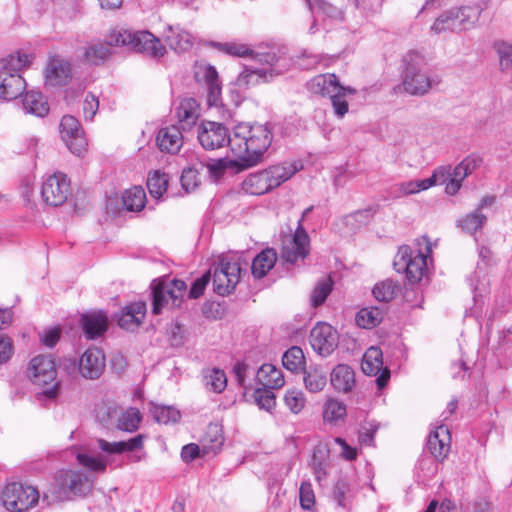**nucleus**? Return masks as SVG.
Listing matches in <instances>:
<instances>
[{"label":"nucleus","instance_id":"1","mask_svg":"<svg viewBox=\"0 0 512 512\" xmlns=\"http://www.w3.org/2000/svg\"><path fill=\"white\" fill-rule=\"evenodd\" d=\"M111 47H126L154 59L161 58L166 51L160 40L149 31L114 28L108 33L106 43L92 44L86 48L85 59L94 65L103 63L111 56Z\"/></svg>","mask_w":512,"mask_h":512},{"label":"nucleus","instance_id":"2","mask_svg":"<svg viewBox=\"0 0 512 512\" xmlns=\"http://www.w3.org/2000/svg\"><path fill=\"white\" fill-rule=\"evenodd\" d=\"M272 138V132L266 125L240 123L231 133L230 150L242 162L241 168H248L261 160Z\"/></svg>","mask_w":512,"mask_h":512},{"label":"nucleus","instance_id":"3","mask_svg":"<svg viewBox=\"0 0 512 512\" xmlns=\"http://www.w3.org/2000/svg\"><path fill=\"white\" fill-rule=\"evenodd\" d=\"M94 479L91 474L80 469H62L55 473L52 482L43 492V502L53 505L86 496L92 489Z\"/></svg>","mask_w":512,"mask_h":512},{"label":"nucleus","instance_id":"4","mask_svg":"<svg viewBox=\"0 0 512 512\" xmlns=\"http://www.w3.org/2000/svg\"><path fill=\"white\" fill-rule=\"evenodd\" d=\"M405 62L401 86L409 95L424 96L441 83V77L427 68L424 57L418 52L408 53Z\"/></svg>","mask_w":512,"mask_h":512},{"label":"nucleus","instance_id":"5","mask_svg":"<svg viewBox=\"0 0 512 512\" xmlns=\"http://www.w3.org/2000/svg\"><path fill=\"white\" fill-rule=\"evenodd\" d=\"M252 63L246 65L237 77L239 87L255 86L281 74L289 66V60L278 56L274 51L256 52Z\"/></svg>","mask_w":512,"mask_h":512},{"label":"nucleus","instance_id":"6","mask_svg":"<svg viewBox=\"0 0 512 512\" xmlns=\"http://www.w3.org/2000/svg\"><path fill=\"white\" fill-rule=\"evenodd\" d=\"M416 250L410 246L399 247L394 259V268L397 272H405L410 283L419 282L427 270V260L432 253V244L427 236H422L415 242Z\"/></svg>","mask_w":512,"mask_h":512},{"label":"nucleus","instance_id":"7","mask_svg":"<svg viewBox=\"0 0 512 512\" xmlns=\"http://www.w3.org/2000/svg\"><path fill=\"white\" fill-rule=\"evenodd\" d=\"M488 8V1L481 0L471 5L452 8L443 12L431 26L435 34L461 32L476 28L481 14Z\"/></svg>","mask_w":512,"mask_h":512},{"label":"nucleus","instance_id":"8","mask_svg":"<svg viewBox=\"0 0 512 512\" xmlns=\"http://www.w3.org/2000/svg\"><path fill=\"white\" fill-rule=\"evenodd\" d=\"M31 55L17 53L0 60V98L10 101L22 95L26 81L21 72L30 66Z\"/></svg>","mask_w":512,"mask_h":512},{"label":"nucleus","instance_id":"9","mask_svg":"<svg viewBox=\"0 0 512 512\" xmlns=\"http://www.w3.org/2000/svg\"><path fill=\"white\" fill-rule=\"evenodd\" d=\"M152 288V312L155 315L161 313L163 308H178L183 302L187 285L184 281L178 279H159L154 280Z\"/></svg>","mask_w":512,"mask_h":512},{"label":"nucleus","instance_id":"10","mask_svg":"<svg viewBox=\"0 0 512 512\" xmlns=\"http://www.w3.org/2000/svg\"><path fill=\"white\" fill-rule=\"evenodd\" d=\"M241 272L239 256L221 255L213 269L214 291L221 296L229 295L239 283Z\"/></svg>","mask_w":512,"mask_h":512},{"label":"nucleus","instance_id":"11","mask_svg":"<svg viewBox=\"0 0 512 512\" xmlns=\"http://www.w3.org/2000/svg\"><path fill=\"white\" fill-rule=\"evenodd\" d=\"M56 365L50 355H38L31 359L27 368V376L38 386L52 384L43 391L47 398H54L57 395Z\"/></svg>","mask_w":512,"mask_h":512},{"label":"nucleus","instance_id":"12","mask_svg":"<svg viewBox=\"0 0 512 512\" xmlns=\"http://www.w3.org/2000/svg\"><path fill=\"white\" fill-rule=\"evenodd\" d=\"M2 503L9 512H26L39 501V492L33 486L10 483L2 492Z\"/></svg>","mask_w":512,"mask_h":512},{"label":"nucleus","instance_id":"13","mask_svg":"<svg viewBox=\"0 0 512 512\" xmlns=\"http://www.w3.org/2000/svg\"><path fill=\"white\" fill-rule=\"evenodd\" d=\"M197 139L204 149L215 150L225 145L230 147L231 134L221 123L202 121L197 126Z\"/></svg>","mask_w":512,"mask_h":512},{"label":"nucleus","instance_id":"14","mask_svg":"<svg viewBox=\"0 0 512 512\" xmlns=\"http://www.w3.org/2000/svg\"><path fill=\"white\" fill-rule=\"evenodd\" d=\"M309 244V236L300 222L294 235L283 240L281 258L291 264L303 260L309 254Z\"/></svg>","mask_w":512,"mask_h":512},{"label":"nucleus","instance_id":"15","mask_svg":"<svg viewBox=\"0 0 512 512\" xmlns=\"http://www.w3.org/2000/svg\"><path fill=\"white\" fill-rule=\"evenodd\" d=\"M60 135L68 149L80 156L87 150V140L79 121L72 115H65L60 122Z\"/></svg>","mask_w":512,"mask_h":512},{"label":"nucleus","instance_id":"16","mask_svg":"<svg viewBox=\"0 0 512 512\" xmlns=\"http://www.w3.org/2000/svg\"><path fill=\"white\" fill-rule=\"evenodd\" d=\"M70 182L66 175L55 173L49 176L42 185L41 194L43 200L51 206H60L68 198Z\"/></svg>","mask_w":512,"mask_h":512},{"label":"nucleus","instance_id":"17","mask_svg":"<svg viewBox=\"0 0 512 512\" xmlns=\"http://www.w3.org/2000/svg\"><path fill=\"white\" fill-rule=\"evenodd\" d=\"M337 331L327 323H318L310 332L309 341L321 356L330 355L338 346Z\"/></svg>","mask_w":512,"mask_h":512},{"label":"nucleus","instance_id":"18","mask_svg":"<svg viewBox=\"0 0 512 512\" xmlns=\"http://www.w3.org/2000/svg\"><path fill=\"white\" fill-rule=\"evenodd\" d=\"M383 354L379 347H370L363 356L361 368L363 373L369 376H376V384L378 389L386 386L390 379V370L383 367Z\"/></svg>","mask_w":512,"mask_h":512},{"label":"nucleus","instance_id":"19","mask_svg":"<svg viewBox=\"0 0 512 512\" xmlns=\"http://www.w3.org/2000/svg\"><path fill=\"white\" fill-rule=\"evenodd\" d=\"M105 369V356L98 348H88L80 357L78 371L86 379H98Z\"/></svg>","mask_w":512,"mask_h":512},{"label":"nucleus","instance_id":"20","mask_svg":"<svg viewBox=\"0 0 512 512\" xmlns=\"http://www.w3.org/2000/svg\"><path fill=\"white\" fill-rule=\"evenodd\" d=\"M195 77L198 81H204L207 86L208 104L210 106L218 105L221 97V85L215 67L208 64L199 65L195 71Z\"/></svg>","mask_w":512,"mask_h":512},{"label":"nucleus","instance_id":"21","mask_svg":"<svg viewBox=\"0 0 512 512\" xmlns=\"http://www.w3.org/2000/svg\"><path fill=\"white\" fill-rule=\"evenodd\" d=\"M451 436L448 428L440 425L431 431L427 439L428 451L439 461H443L450 451Z\"/></svg>","mask_w":512,"mask_h":512},{"label":"nucleus","instance_id":"22","mask_svg":"<svg viewBox=\"0 0 512 512\" xmlns=\"http://www.w3.org/2000/svg\"><path fill=\"white\" fill-rule=\"evenodd\" d=\"M81 324L85 336L93 340L106 332L108 328V318L102 311L89 312L81 316Z\"/></svg>","mask_w":512,"mask_h":512},{"label":"nucleus","instance_id":"23","mask_svg":"<svg viewBox=\"0 0 512 512\" xmlns=\"http://www.w3.org/2000/svg\"><path fill=\"white\" fill-rule=\"evenodd\" d=\"M70 74V64L60 57H53L45 69L46 83L51 86L63 85L69 79Z\"/></svg>","mask_w":512,"mask_h":512},{"label":"nucleus","instance_id":"24","mask_svg":"<svg viewBox=\"0 0 512 512\" xmlns=\"http://www.w3.org/2000/svg\"><path fill=\"white\" fill-rule=\"evenodd\" d=\"M146 314L144 302H134L125 306L118 318V325L125 330L134 331L139 327Z\"/></svg>","mask_w":512,"mask_h":512},{"label":"nucleus","instance_id":"25","mask_svg":"<svg viewBox=\"0 0 512 512\" xmlns=\"http://www.w3.org/2000/svg\"><path fill=\"white\" fill-rule=\"evenodd\" d=\"M159 149L163 152L175 154L183 145L180 128L174 125L159 130L156 138Z\"/></svg>","mask_w":512,"mask_h":512},{"label":"nucleus","instance_id":"26","mask_svg":"<svg viewBox=\"0 0 512 512\" xmlns=\"http://www.w3.org/2000/svg\"><path fill=\"white\" fill-rule=\"evenodd\" d=\"M308 90L314 94L330 97L336 91L344 90L335 74H320L307 83Z\"/></svg>","mask_w":512,"mask_h":512},{"label":"nucleus","instance_id":"27","mask_svg":"<svg viewBox=\"0 0 512 512\" xmlns=\"http://www.w3.org/2000/svg\"><path fill=\"white\" fill-rule=\"evenodd\" d=\"M200 116V107L195 99H183L177 107V118L182 130H190Z\"/></svg>","mask_w":512,"mask_h":512},{"label":"nucleus","instance_id":"28","mask_svg":"<svg viewBox=\"0 0 512 512\" xmlns=\"http://www.w3.org/2000/svg\"><path fill=\"white\" fill-rule=\"evenodd\" d=\"M165 37L169 47L178 53L186 52L193 46V36L179 26H169Z\"/></svg>","mask_w":512,"mask_h":512},{"label":"nucleus","instance_id":"29","mask_svg":"<svg viewBox=\"0 0 512 512\" xmlns=\"http://www.w3.org/2000/svg\"><path fill=\"white\" fill-rule=\"evenodd\" d=\"M330 381L337 391L347 393L355 385V373L350 366L339 364L332 370Z\"/></svg>","mask_w":512,"mask_h":512},{"label":"nucleus","instance_id":"30","mask_svg":"<svg viewBox=\"0 0 512 512\" xmlns=\"http://www.w3.org/2000/svg\"><path fill=\"white\" fill-rule=\"evenodd\" d=\"M143 435L139 434L127 441L108 442L104 439H98V447L108 454H119L123 452H132L143 447Z\"/></svg>","mask_w":512,"mask_h":512},{"label":"nucleus","instance_id":"31","mask_svg":"<svg viewBox=\"0 0 512 512\" xmlns=\"http://www.w3.org/2000/svg\"><path fill=\"white\" fill-rule=\"evenodd\" d=\"M298 170L297 162H284L265 169L272 189L289 180Z\"/></svg>","mask_w":512,"mask_h":512},{"label":"nucleus","instance_id":"32","mask_svg":"<svg viewBox=\"0 0 512 512\" xmlns=\"http://www.w3.org/2000/svg\"><path fill=\"white\" fill-rule=\"evenodd\" d=\"M277 252L273 248L262 250L254 259L251 265V272L255 278H263L275 265Z\"/></svg>","mask_w":512,"mask_h":512},{"label":"nucleus","instance_id":"33","mask_svg":"<svg viewBox=\"0 0 512 512\" xmlns=\"http://www.w3.org/2000/svg\"><path fill=\"white\" fill-rule=\"evenodd\" d=\"M257 380L265 388L279 389L283 387L285 380L280 369L265 363L257 371Z\"/></svg>","mask_w":512,"mask_h":512},{"label":"nucleus","instance_id":"34","mask_svg":"<svg viewBox=\"0 0 512 512\" xmlns=\"http://www.w3.org/2000/svg\"><path fill=\"white\" fill-rule=\"evenodd\" d=\"M265 170L250 174L242 183V189L251 195H263L272 190Z\"/></svg>","mask_w":512,"mask_h":512},{"label":"nucleus","instance_id":"35","mask_svg":"<svg viewBox=\"0 0 512 512\" xmlns=\"http://www.w3.org/2000/svg\"><path fill=\"white\" fill-rule=\"evenodd\" d=\"M309 10L316 16H322L324 19L343 20L344 12L342 8L337 7L325 0H306Z\"/></svg>","mask_w":512,"mask_h":512},{"label":"nucleus","instance_id":"36","mask_svg":"<svg viewBox=\"0 0 512 512\" xmlns=\"http://www.w3.org/2000/svg\"><path fill=\"white\" fill-rule=\"evenodd\" d=\"M23 108L27 113L38 117L45 116L49 111L47 101L44 99L42 93L38 91L26 92L23 98Z\"/></svg>","mask_w":512,"mask_h":512},{"label":"nucleus","instance_id":"37","mask_svg":"<svg viewBox=\"0 0 512 512\" xmlns=\"http://www.w3.org/2000/svg\"><path fill=\"white\" fill-rule=\"evenodd\" d=\"M224 443L222 429L217 424H210L202 439V449L204 454H216Z\"/></svg>","mask_w":512,"mask_h":512},{"label":"nucleus","instance_id":"38","mask_svg":"<svg viewBox=\"0 0 512 512\" xmlns=\"http://www.w3.org/2000/svg\"><path fill=\"white\" fill-rule=\"evenodd\" d=\"M303 382L305 388L311 393H317L324 389L327 383L325 371L318 366H310L304 370Z\"/></svg>","mask_w":512,"mask_h":512},{"label":"nucleus","instance_id":"39","mask_svg":"<svg viewBox=\"0 0 512 512\" xmlns=\"http://www.w3.org/2000/svg\"><path fill=\"white\" fill-rule=\"evenodd\" d=\"M145 202L146 193L141 186H134L123 193L122 204L127 211H140L144 208Z\"/></svg>","mask_w":512,"mask_h":512},{"label":"nucleus","instance_id":"40","mask_svg":"<svg viewBox=\"0 0 512 512\" xmlns=\"http://www.w3.org/2000/svg\"><path fill=\"white\" fill-rule=\"evenodd\" d=\"M486 221V215L479 210H475L458 219L457 226L460 227L463 232L473 235L483 228Z\"/></svg>","mask_w":512,"mask_h":512},{"label":"nucleus","instance_id":"41","mask_svg":"<svg viewBox=\"0 0 512 512\" xmlns=\"http://www.w3.org/2000/svg\"><path fill=\"white\" fill-rule=\"evenodd\" d=\"M383 316V310L378 307L362 308L356 315V323L362 328H372L380 324Z\"/></svg>","mask_w":512,"mask_h":512},{"label":"nucleus","instance_id":"42","mask_svg":"<svg viewBox=\"0 0 512 512\" xmlns=\"http://www.w3.org/2000/svg\"><path fill=\"white\" fill-rule=\"evenodd\" d=\"M283 366L291 372H299L303 370L305 365V356L302 349L293 346L288 349L282 357Z\"/></svg>","mask_w":512,"mask_h":512},{"label":"nucleus","instance_id":"43","mask_svg":"<svg viewBox=\"0 0 512 512\" xmlns=\"http://www.w3.org/2000/svg\"><path fill=\"white\" fill-rule=\"evenodd\" d=\"M78 463L90 472L103 473L108 465V458L104 456H94L89 453H78L76 456Z\"/></svg>","mask_w":512,"mask_h":512},{"label":"nucleus","instance_id":"44","mask_svg":"<svg viewBox=\"0 0 512 512\" xmlns=\"http://www.w3.org/2000/svg\"><path fill=\"white\" fill-rule=\"evenodd\" d=\"M168 175L159 171H154L149 174L147 179V188L150 195L159 199L167 190Z\"/></svg>","mask_w":512,"mask_h":512},{"label":"nucleus","instance_id":"45","mask_svg":"<svg viewBox=\"0 0 512 512\" xmlns=\"http://www.w3.org/2000/svg\"><path fill=\"white\" fill-rule=\"evenodd\" d=\"M204 384L209 391L221 393L227 385V378L223 370L214 368L204 374Z\"/></svg>","mask_w":512,"mask_h":512},{"label":"nucleus","instance_id":"46","mask_svg":"<svg viewBox=\"0 0 512 512\" xmlns=\"http://www.w3.org/2000/svg\"><path fill=\"white\" fill-rule=\"evenodd\" d=\"M333 284L331 277L322 278L316 283L310 296L312 306L318 307L325 302L333 289Z\"/></svg>","mask_w":512,"mask_h":512},{"label":"nucleus","instance_id":"47","mask_svg":"<svg viewBox=\"0 0 512 512\" xmlns=\"http://www.w3.org/2000/svg\"><path fill=\"white\" fill-rule=\"evenodd\" d=\"M346 416V406L336 399H328L323 409V419L329 423H336Z\"/></svg>","mask_w":512,"mask_h":512},{"label":"nucleus","instance_id":"48","mask_svg":"<svg viewBox=\"0 0 512 512\" xmlns=\"http://www.w3.org/2000/svg\"><path fill=\"white\" fill-rule=\"evenodd\" d=\"M356 94V89L350 86H344V90L336 91L329 97L334 109V113L342 118L348 112V102L346 101V95Z\"/></svg>","mask_w":512,"mask_h":512},{"label":"nucleus","instance_id":"49","mask_svg":"<svg viewBox=\"0 0 512 512\" xmlns=\"http://www.w3.org/2000/svg\"><path fill=\"white\" fill-rule=\"evenodd\" d=\"M481 159L475 156L464 158L452 171V177L462 181L471 175L473 171L480 165Z\"/></svg>","mask_w":512,"mask_h":512},{"label":"nucleus","instance_id":"50","mask_svg":"<svg viewBox=\"0 0 512 512\" xmlns=\"http://www.w3.org/2000/svg\"><path fill=\"white\" fill-rule=\"evenodd\" d=\"M398 285L390 279L377 283L373 288L374 297L381 302H389L395 298Z\"/></svg>","mask_w":512,"mask_h":512},{"label":"nucleus","instance_id":"51","mask_svg":"<svg viewBox=\"0 0 512 512\" xmlns=\"http://www.w3.org/2000/svg\"><path fill=\"white\" fill-rule=\"evenodd\" d=\"M140 421L141 414L139 410L137 408H129L122 413L117 426L123 431L133 432L138 428Z\"/></svg>","mask_w":512,"mask_h":512},{"label":"nucleus","instance_id":"52","mask_svg":"<svg viewBox=\"0 0 512 512\" xmlns=\"http://www.w3.org/2000/svg\"><path fill=\"white\" fill-rule=\"evenodd\" d=\"M496 50L501 72L512 77V45L502 42L497 45Z\"/></svg>","mask_w":512,"mask_h":512},{"label":"nucleus","instance_id":"53","mask_svg":"<svg viewBox=\"0 0 512 512\" xmlns=\"http://www.w3.org/2000/svg\"><path fill=\"white\" fill-rule=\"evenodd\" d=\"M152 414L154 419L162 424L176 423L180 419V412L170 406H154Z\"/></svg>","mask_w":512,"mask_h":512},{"label":"nucleus","instance_id":"54","mask_svg":"<svg viewBox=\"0 0 512 512\" xmlns=\"http://www.w3.org/2000/svg\"><path fill=\"white\" fill-rule=\"evenodd\" d=\"M214 46L220 51L237 57H247L250 56L251 59L254 58L255 53L245 44L230 42V43H215Z\"/></svg>","mask_w":512,"mask_h":512},{"label":"nucleus","instance_id":"55","mask_svg":"<svg viewBox=\"0 0 512 512\" xmlns=\"http://www.w3.org/2000/svg\"><path fill=\"white\" fill-rule=\"evenodd\" d=\"M284 402L292 413L298 414L305 407L306 399L302 391L289 389L285 393Z\"/></svg>","mask_w":512,"mask_h":512},{"label":"nucleus","instance_id":"56","mask_svg":"<svg viewBox=\"0 0 512 512\" xmlns=\"http://www.w3.org/2000/svg\"><path fill=\"white\" fill-rule=\"evenodd\" d=\"M269 388H257L253 393L256 404L267 411H270L275 407L276 400L275 394Z\"/></svg>","mask_w":512,"mask_h":512},{"label":"nucleus","instance_id":"57","mask_svg":"<svg viewBox=\"0 0 512 512\" xmlns=\"http://www.w3.org/2000/svg\"><path fill=\"white\" fill-rule=\"evenodd\" d=\"M237 165L236 161L226 160L220 158L217 160H210L206 163V168L209 175L215 180L219 179L227 170V168Z\"/></svg>","mask_w":512,"mask_h":512},{"label":"nucleus","instance_id":"58","mask_svg":"<svg viewBox=\"0 0 512 512\" xmlns=\"http://www.w3.org/2000/svg\"><path fill=\"white\" fill-rule=\"evenodd\" d=\"M181 186L186 193L193 192L200 185V177L196 169L186 168L180 178Z\"/></svg>","mask_w":512,"mask_h":512},{"label":"nucleus","instance_id":"59","mask_svg":"<svg viewBox=\"0 0 512 512\" xmlns=\"http://www.w3.org/2000/svg\"><path fill=\"white\" fill-rule=\"evenodd\" d=\"M430 187H432V182L430 180H411L401 183L399 190L403 195H411L420 191L427 190Z\"/></svg>","mask_w":512,"mask_h":512},{"label":"nucleus","instance_id":"60","mask_svg":"<svg viewBox=\"0 0 512 512\" xmlns=\"http://www.w3.org/2000/svg\"><path fill=\"white\" fill-rule=\"evenodd\" d=\"M378 430V425L374 422H366L359 429L358 439L362 445L373 446L374 436Z\"/></svg>","mask_w":512,"mask_h":512},{"label":"nucleus","instance_id":"61","mask_svg":"<svg viewBox=\"0 0 512 512\" xmlns=\"http://www.w3.org/2000/svg\"><path fill=\"white\" fill-rule=\"evenodd\" d=\"M321 453H322V451L320 449L315 451L313 454L312 462H311L312 468L314 470L315 478L319 482L322 481L323 479H325V477L327 475V470H326L327 463L323 456H319V454H321Z\"/></svg>","mask_w":512,"mask_h":512},{"label":"nucleus","instance_id":"62","mask_svg":"<svg viewBox=\"0 0 512 512\" xmlns=\"http://www.w3.org/2000/svg\"><path fill=\"white\" fill-rule=\"evenodd\" d=\"M300 504L304 509H310L315 501L314 492L311 484L302 483L299 489Z\"/></svg>","mask_w":512,"mask_h":512},{"label":"nucleus","instance_id":"63","mask_svg":"<svg viewBox=\"0 0 512 512\" xmlns=\"http://www.w3.org/2000/svg\"><path fill=\"white\" fill-rule=\"evenodd\" d=\"M210 279V271L206 272L200 278L196 279L190 288L189 297L192 299H197L198 297H200L203 294L205 287L209 283Z\"/></svg>","mask_w":512,"mask_h":512},{"label":"nucleus","instance_id":"64","mask_svg":"<svg viewBox=\"0 0 512 512\" xmlns=\"http://www.w3.org/2000/svg\"><path fill=\"white\" fill-rule=\"evenodd\" d=\"M452 177L451 167L447 166H439L437 167L431 177L426 178V180H430L432 182V186L436 184H444Z\"/></svg>","mask_w":512,"mask_h":512}]
</instances>
